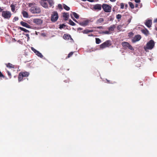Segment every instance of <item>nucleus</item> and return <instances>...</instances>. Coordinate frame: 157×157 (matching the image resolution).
Here are the masks:
<instances>
[{
    "instance_id": "obj_33",
    "label": "nucleus",
    "mask_w": 157,
    "mask_h": 157,
    "mask_svg": "<svg viewBox=\"0 0 157 157\" xmlns=\"http://www.w3.org/2000/svg\"><path fill=\"white\" fill-rule=\"evenodd\" d=\"M73 53H74V52H70L68 55V56H67V57L66 58V59H67L68 58H69L70 57H71L73 55Z\"/></svg>"
},
{
    "instance_id": "obj_7",
    "label": "nucleus",
    "mask_w": 157,
    "mask_h": 157,
    "mask_svg": "<svg viewBox=\"0 0 157 157\" xmlns=\"http://www.w3.org/2000/svg\"><path fill=\"white\" fill-rule=\"evenodd\" d=\"M121 44L124 49L128 48L132 50H134L132 47L127 42H123L121 43Z\"/></svg>"
},
{
    "instance_id": "obj_14",
    "label": "nucleus",
    "mask_w": 157,
    "mask_h": 157,
    "mask_svg": "<svg viewBox=\"0 0 157 157\" xmlns=\"http://www.w3.org/2000/svg\"><path fill=\"white\" fill-rule=\"evenodd\" d=\"M63 17L64 18V20L65 21H67L68 20L69 17V14L67 13L64 12L63 13Z\"/></svg>"
},
{
    "instance_id": "obj_13",
    "label": "nucleus",
    "mask_w": 157,
    "mask_h": 157,
    "mask_svg": "<svg viewBox=\"0 0 157 157\" xmlns=\"http://www.w3.org/2000/svg\"><path fill=\"white\" fill-rule=\"evenodd\" d=\"M20 24L23 26L25 27L28 28H30V26L27 23L24 22L23 21H21L20 22Z\"/></svg>"
},
{
    "instance_id": "obj_30",
    "label": "nucleus",
    "mask_w": 157,
    "mask_h": 157,
    "mask_svg": "<svg viewBox=\"0 0 157 157\" xmlns=\"http://www.w3.org/2000/svg\"><path fill=\"white\" fill-rule=\"evenodd\" d=\"M69 21V23L71 25L75 26L76 25V24L74 22H73L71 19H70Z\"/></svg>"
},
{
    "instance_id": "obj_60",
    "label": "nucleus",
    "mask_w": 157,
    "mask_h": 157,
    "mask_svg": "<svg viewBox=\"0 0 157 157\" xmlns=\"http://www.w3.org/2000/svg\"><path fill=\"white\" fill-rule=\"evenodd\" d=\"M156 30L157 31V27L156 28Z\"/></svg>"
},
{
    "instance_id": "obj_37",
    "label": "nucleus",
    "mask_w": 157,
    "mask_h": 157,
    "mask_svg": "<svg viewBox=\"0 0 157 157\" xmlns=\"http://www.w3.org/2000/svg\"><path fill=\"white\" fill-rule=\"evenodd\" d=\"M122 26L121 25H118V26H117V30L119 31H121V28H122Z\"/></svg>"
},
{
    "instance_id": "obj_34",
    "label": "nucleus",
    "mask_w": 157,
    "mask_h": 157,
    "mask_svg": "<svg viewBox=\"0 0 157 157\" xmlns=\"http://www.w3.org/2000/svg\"><path fill=\"white\" fill-rule=\"evenodd\" d=\"M102 33L103 34H110L111 33L109 31H102Z\"/></svg>"
},
{
    "instance_id": "obj_52",
    "label": "nucleus",
    "mask_w": 157,
    "mask_h": 157,
    "mask_svg": "<svg viewBox=\"0 0 157 157\" xmlns=\"http://www.w3.org/2000/svg\"><path fill=\"white\" fill-rule=\"evenodd\" d=\"M131 19H129L128 21V24L130 23L131 21Z\"/></svg>"
},
{
    "instance_id": "obj_43",
    "label": "nucleus",
    "mask_w": 157,
    "mask_h": 157,
    "mask_svg": "<svg viewBox=\"0 0 157 157\" xmlns=\"http://www.w3.org/2000/svg\"><path fill=\"white\" fill-rule=\"evenodd\" d=\"M120 6L121 8V9H123L124 8V4L123 3H121L120 4Z\"/></svg>"
},
{
    "instance_id": "obj_24",
    "label": "nucleus",
    "mask_w": 157,
    "mask_h": 157,
    "mask_svg": "<svg viewBox=\"0 0 157 157\" xmlns=\"http://www.w3.org/2000/svg\"><path fill=\"white\" fill-rule=\"evenodd\" d=\"M41 5L44 8H48V4L47 2H41Z\"/></svg>"
},
{
    "instance_id": "obj_35",
    "label": "nucleus",
    "mask_w": 157,
    "mask_h": 157,
    "mask_svg": "<svg viewBox=\"0 0 157 157\" xmlns=\"http://www.w3.org/2000/svg\"><path fill=\"white\" fill-rule=\"evenodd\" d=\"M142 5L140 4H136L135 6L136 8H140L142 7Z\"/></svg>"
},
{
    "instance_id": "obj_41",
    "label": "nucleus",
    "mask_w": 157,
    "mask_h": 157,
    "mask_svg": "<svg viewBox=\"0 0 157 157\" xmlns=\"http://www.w3.org/2000/svg\"><path fill=\"white\" fill-rule=\"evenodd\" d=\"M70 16H71V18L75 22H77V23H78V21L76 20H75L74 17H73V16H72V14H70Z\"/></svg>"
},
{
    "instance_id": "obj_48",
    "label": "nucleus",
    "mask_w": 157,
    "mask_h": 157,
    "mask_svg": "<svg viewBox=\"0 0 157 157\" xmlns=\"http://www.w3.org/2000/svg\"><path fill=\"white\" fill-rule=\"evenodd\" d=\"M135 2L136 3H140V0H135Z\"/></svg>"
},
{
    "instance_id": "obj_55",
    "label": "nucleus",
    "mask_w": 157,
    "mask_h": 157,
    "mask_svg": "<svg viewBox=\"0 0 157 157\" xmlns=\"http://www.w3.org/2000/svg\"><path fill=\"white\" fill-rule=\"evenodd\" d=\"M82 28H81L79 27L78 29V30H82Z\"/></svg>"
},
{
    "instance_id": "obj_29",
    "label": "nucleus",
    "mask_w": 157,
    "mask_h": 157,
    "mask_svg": "<svg viewBox=\"0 0 157 157\" xmlns=\"http://www.w3.org/2000/svg\"><path fill=\"white\" fill-rule=\"evenodd\" d=\"M48 2L50 6H52L54 4V2L53 0H48Z\"/></svg>"
},
{
    "instance_id": "obj_2",
    "label": "nucleus",
    "mask_w": 157,
    "mask_h": 157,
    "mask_svg": "<svg viewBox=\"0 0 157 157\" xmlns=\"http://www.w3.org/2000/svg\"><path fill=\"white\" fill-rule=\"evenodd\" d=\"M155 42L153 40H149L146 44V46L144 47V48L145 51H146L147 49L151 50L155 46Z\"/></svg>"
},
{
    "instance_id": "obj_46",
    "label": "nucleus",
    "mask_w": 157,
    "mask_h": 157,
    "mask_svg": "<svg viewBox=\"0 0 157 157\" xmlns=\"http://www.w3.org/2000/svg\"><path fill=\"white\" fill-rule=\"evenodd\" d=\"M134 35V33L132 32L129 33L128 34V36L130 37L131 36H132Z\"/></svg>"
},
{
    "instance_id": "obj_38",
    "label": "nucleus",
    "mask_w": 157,
    "mask_h": 157,
    "mask_svg": "<svg viewBox=\"0 0 157 157\" xmlns=\"http://www.w3.org/2000/svg\"><path fill=\"white\" fill-rule=\"evenodd\" d=\"M116 17L118 20L120 19L121 17V14H118L117 15Z\"/></svg>"
},
{
    "instance_id": "obj_25",
    "label": "nucleus",
    "mask_w": 157,
    "mask_h": 157,
    "mask_svg": "<svg viewBox=\"0 0 157 157\" xmlns=\"http://www.w3.org/2000/svg\"><path fill=\"white\" fill-rule=\"evenodd\" d=\"M18 29L26 33H29V31L28 30L21 27H19Z\"/></svg>"
},
{
    "instance_id": "obj_15",
    "label": "nucleus",
    "mask_w": 157,
    "mask_h": 157,
    "mask_svg": "<svg viewBox=\"0 0 157 157\" xmlns=\"http://www.w3.org/2000/svg\"><path fill=\"white\" fill-rule=\"evenodd\" d=\"M63 38L66 40H68L70 39L71 40H73L71 36L69 35L65 34L63 36Z\"/></svg>"
},
{
    "instance_id": "obj_53",
    "label": "nucleus",
    "mask_w": 157,
    "mask_h": 157,
    "mask_svg": "<svg viewBox=\"0 0 157 157\" xmlns=\"http://www.w3.org/2000/svg\"><path fill=\"white\" fill-rule=\"evenodd\" d=\"M89 33L93 32H94V30H89Z\"/></svg>"
},
{
    "instance_id": "obj_19",
    "label": "nucleus",
    "mask_w": 157,
    "mask_h": 157,
    "mask_svg": "<svg viewBox=\"0 0 157 157\" xmlns=\"http://www.w3.org/2000/svg\"><path fill=\"white\" fill-rule=\"evenodd\" d=\"M116 28V26L114 25H111L108 28V30L110 33L111 32L113 31L114 30V29Z\"/></svg>"
},
{
    "instance_id": "obj_32",
    "label": "nucleus",
    "mask_w": 157,
    "mask_h": 157,
    "mask_svg": "<svg viewBox=\"0 0 157 157\" xmlns=\"http://www.w3.org/2000/svg\"><path fill=\"white\" fill-rule=\"evenodd\" d=\"M129 5L130 7L132 9H133L134 8V4L132 2H128Z\"/></svg>"
},
{
    "instance_id": "obj_16",
    "label": "nucleus",
    "mask_w": 157,
    "mask_h": 157,
    "mask_svg": "<svg viewBox=\"0 0 157 157\" xmlns=\"http://www.w3.org/2000/svg\"><path fill=\"white\" fill-rule=\"evenodd\" d=\"M104 21V19L103 18H101L98 19L96 22V23L97 24H102Z\"/></svg>"
},
{
    "instance_id": "obj_51",
    "label": "nucleus",
    "mask_w": 157,
    "mask_h": 157,
    "mask_svg": "<svg viewBox=\"0 0 157 157\" xmlns=\"http://www.w3.org/2000/svg\"><path fill=\"white\" fill-rule=\"evenodd\" d=\"M87 1L90 2H93L95 0H86Z\"/></svg>"
},
{
    "instance_id": "obj_59",
    "label": "nucleus",
    "mask_w": 157,
    "mask_h": 157,
    "mask_svg": "<svg viewBox=\"0 0 157 157\" xmlns=\"http://www.w3.org/2000/svg\"><path fill=\"white\" fill-rule=\"evenodd\" d=\"M93 35L91 34V35H89V36H92Z\"/></svg>"
},
{
    "instance_id": "obj_45",
    "label": "nucleus",
    "mask_w": 157,
    "mask_h": 157,
    "mask_svg": "<svg viewBox=\"0 0 157 157\" xmlns=\"http://www.w3.org/2000/svg\"><path fill=\"white\" fill-rule=\"evenodd\" d=\"M58 7L59 9H63V8L62 6V5L61 4H59L58 5Z\"/></svg>"
},
{
    "instance_id": "obj_10",
    "label": "nucleus",
    "mask_w": 157,
    "mask_h": 157,
    "mask_svg": "<svg viewBox=\"0 0 157 157\" xmlns=\"http://www.w3.org/2000/svg\"><path fill=\"white\" fill-rule=\"evenodd\" d=\"M152 24V20L150 19L147 20L145 23V25L148 28H150L151 27Z\"/></svg>"
},
{
    "instance_id": "obj_9",
    "label": "nucleus",
    "mask_w": 157,
    "mask_h": 157,
    "mask_svg": "<svg viewBox=\"0 0 157 157\" xmlns=\"http://www.w3.org/2000/svg\"><path fill=\"white\" fill-rule=\"evenodd\" d=\"M90 21L88 20H87L85 21H84L82 22L79 23V24L83 26H86L88 25L89 23L90 22Z\"/></svg>"
},
{
    "instance_id": "obj_57",
    "label": "nucleus",
    "mask_w": 157,
    "mask_h": 157,
    "mask_svg": "<svg viewBox=\"0 0 157 157\" xmlns=\"http://www.w3.org/2000/svg\"><path fill=\"white\" fill-rule=\"evenodd\" d=\"M111 2H115L116 0H109Z\"/></svg>"
},
{
    "instance_id": "obj_8",
    "label": "nucleus",
    "mask_w": 157,
    "mask_h": 157,
    "mask_svg": "<svg viewBox=\"0 0 157 157\" xmlns=\"http://www.w3.org/2000/svg\"><path fill=\"white\" fill-rule=\"evenodd\" d=\"M141 36L140 35H137L132 39L131 41L132 43H135L137 41H139L141 39Z\"/></svg>"
},
{
    "instance_id": "obj_58",
    "label": "nucleus",
    "mask_w": 157,
    "mask_h": 157,
    "mask_svg": "<svg viewBox=\"0 0 157 157\" xmlns=\"http://www.w3.org/2000/svg\"><path fill=\"white\" fill-rule=\"evenodd\" d=\"M107 80V82H108L109 83H110V82H109V80Z\"/></svg>"
},
{
    "instance_id": "obj_54",
    "label": "nucleus",
    "mask_w": 157,
    "mask_h": 157,
    "mask_svg": "<svg viewBox=\"0 0 157 157\" xmlns=\"http://www.w3.org/2000/svg\"><path fill=\"white\" fill-rule=\"evenodd\" d=\"M3 9H2V8H1L0 7V12H2V11H3Z\"/></svg>"
},
{
    "instance_id": "obj_50",
    "label": "nucleus",
    "mask_w": 157,
    "mask_h": 157,
    "mask_svg": "<svg viewBox=\"0 0 157 157\" xmlns=\"http://www.w3.org/2000/svg\"><path fill=\"white\" fill-rule=\"evenodd\" d=\"M25 35L28 37V39L29 38V35L28 34H25Z\"/></svg>"
},
{
    "instance_id": "obj_36",
    "label": "nucleus",
    "mask_w": 157,
    "mask_h": 157,
    "mask_svg": "<svg viewBox=\"0 0 157 157\" xmlns=\"http://www.w3.org/2000/svg\"><path fill=\"white\" fill-rule=\"evenodd\" d=\"M82 33L84 34H87L89 33V30L86 29L82 31Z\"/></svg>"
},
{
    "instance_id": "obj_44",
    "label": "nucleus",
    "mask_w": 157,
    "mask_h": 157,
    "mask_svg": "<svg viewBox=\"0 0 157 157\" xmlns=\"http://www.w3.org/2000/svg\"><path fill=\"white\" fill-rule=\"evenodd\" d=\"M18 20V17H14L13 19V22H14L17 21Z\"/></svg>"
},
{
    "instance_id": "obj_26",
    "label": "nucleus",
    "mask_w": 157,
    "mask_h": 157,
    "mask_svg": "<svg viewBox=\"0 0 157 157\" xmlns=\"http://www.w3.org/2000/svg\"><path fill=\"white\" fill-rule=\"evenodd\" d=\"M38 56L40 57L41 58H42L43 57V56L42 54L41 53H40L38 51L36 53H35Z\"/></svg>"
},
{
    "instance_id": "obj_6",
    "label": "nucleus",
    "mask_w": 157,
    "mask_h": 157,
    "mask_svg": "<svg viewBox=\"0 0 157 157\" xmlns=\"http://www.w3.org/2000/svg\"><path fill=\"white\" fill-rule=\"evenodd\" d=\"M102 7L104 11L105 12L108 13L111 11L112 9L111 7L107 4H103L102 5Z\"/></svg>"
},
{
    "instance_id": "obj_47",
    "label": "nucleus",
    "mask_w": 157,
    "mask_h": 157,
    "mask_svg": "<svg viewBox=\"0 0 157 157\" xmlns=\"http://www.w3.org/2000/svg\"><path fill=\"white\" fill-rule=\"evenodd\" d=\"M0 77L1 78H4L5 77V76L4 75L2 74V73L0 71Z\"/></svg>"
},
{
    "instance_id": "obj_56",
    "label": "nucleus",
    "mask_w": 157,
    "mask_h": 157,
    "mask_svg": "<svg viewBox=\"0 0 157 157\" xmlns=\"http://www.w3.org/2000/svg\"><path fill=\"white\" fill-rule=\"evenodd\" d=\"M128 5L127 4L125 5V9H127V8L128 7Z\"/></svg>"
},
{
    "instance_id": "obj_31",
    "label": "nucleus",
    "mask_w": 157,
    "mask_h": 157,
    "mask_svg": "<svg viewBox=\"0 0 157 157\" xmlns=\"http://www.w3.org/2000/svg\"><path fill=\"white\" fill-rule=\"evenodd\" d=\"M95 40H96V43L98 44H99L100 43H101V40L99 38H95Z\"/></svg>"
},
{
    "instance_id": "obj_21",
    "label": "nucleus",
    "mask_w": 157,
    "mask_h": 157,
    "mask_svg": "<svg viewBox=\"0 0 157 157\" xmlns=\"http://www.w3.org/2000/svg\"><path fill=\"white\" fill-rule=\"evenodd\" d=\"M21 13L24 17L26 18H28V14L27 12L25 11H23Z\"/></svg>"
},
{
    "instance_id": "obj_5",
    "label": "nucleus",
    "mask_w": 157,
    "mask_h": 157,
    "mask_svg": "<svg viewBox=\"0 0 157 157\" xmlns=\"http://www.w3.org/2000/svg\"><path fill=\"white\" fill-rule=\"evenodd\" d=\"M2 15L5 19H9L11 16L12 14L10 12L5 10L2 12Z\"/></svg>"
},
{
    "instance_id": "obj_12",
    "label": "nucleus",
    "mask_w": 157,
    "mask_h": 157,
    "mask_svg": "<svg viewBox=\"0 0 157 157\" xmlns=\"http://www.w3.org/2000/svg\"><path fill=\"white\" fill-rule=\"evenodd\" d=\"M102 6L101 4H97L94 6L93 8L98 10H100L101 9Z\"/></svg>"
},
{
    "instance_id": "obj_3",
    "label": "nucleus",
    "mask_w": 157,
    "mask_h": 157,
    "mask_svg": "<svg viewBox=\"0 0 157 157\" xmlns=\"http://www.w3.org/2000/svg\"><path fill=\"white\" fill-rule=\"evenodd\" d=\"M59 18L58 14L56 11L52 12L51 14V20L53 22H56Z\"/></svg>"
},
{
    "instance_id": "obj_4",
    "label": "nucleus",
    "mask_w": 157,
    "mask_h": 157,
    "mask_svg": "<svg viewBox=\"0 0 157 157\" xmlns=\"http://www.w3.org/2000/svg\"><path fill=\"white\" fill-rule=\"evenodd\" d=\"M112 44L110 40L106 41L104 42L100 45L101 49H103L107 47H109Z\"/></svg>"
},
{
    "instance_id": "obj_28",
    "label": "nucleus",
    "mask_w": 157,
    "mask_h": 157,
    "mask_svg": "<svg viewBox=\"0 0 157 157\" xmlns=\"http://www.w3.org/2000/svg\"><path fill=\"white\" fill-rule=\"evenodd\" d=\"M63 7L64 9L67 11H68L70 10V8L69 7L67 6L65 4H63Z\"/></svg>"
},
{
    "instance_id": "obj_27",
    "label": "nucleus",
    "mask_w": 157,
    "mask_h": 157,
    "mask_svg": "<svg viewBox=\"0 0 157 157\" xmlns=\"http://www.w3.org/2000/svg\"><path fill=\"white\" fill-rule=\"evenodd\" d=\"M72 14L74 17L76 19H78L79 18V16L75 12H72Z\"/></svg>"
},
{
    "instance_id": "obj_39",
    "label": "nucleus",
    "mask_w": 157,
    "mask_h": 157,
    "mask_svg": "<svg viewBox=\"0 0 157 157\" xmlns=\"http://www.w3.org/2000/svg\"><path fill=\"white\" fill-rule=\"evenodd\" d=\"M31 49L35 53H36L38 51L32 47L31 48Z\"/></svg>"
},
{
    "instance_id": "obj_22",
    "label": "nucleus",
    "mask_w": 157,
    "mask_h": 157,
    "mask_svg": "<svg viewBox=\"0 0 157 157\" xmlns=\"http://www.w3.org/2000/svg\"><path fill=\"white\" fill-rule=\"evenodd\" d=\"M6 67L9 68H14V65L12 64L8 63L7 64H6Z\"/></svg>"
},
{
    "instance_id": "obj_49",
    "label": "nucleus",
    "mask_w": 157,
    "mask_h": 157,
    "mask_svg": "<svg viewBox=\"0 0 157 157\" xmlns=\"http://www.w3.org/2000/svg\"><path fill=\"white\" fill-rule=\"evenodd\" d=\"M97 28V29H102V26H98L94 28Z\"/></svg>"
},
{
    "instance_id": "obj_11",
    "label": "nucleus",
    "mask_w": 157,
    "mask_h": 157,
    "mask_svg": "<svg viewBox=\"0 0 157 157\" xmlns=\"http://www.w3.org/2000/svg\"><path fill=\"white\" fill-rule=\"evenodd\" d=\"M33 22L37 25H40L42 23V21L40 19L36 18L33 19Z\"/></svg>"
},
{
    "instance_id": "obj_1",
    "label": "nucleus",
    "mask_w": 157,
    "mask_h": 157,
    "mask_svg": "<svg viewBox=\"0 0 157 157\" xmlns=\"http://www.w3.org/2000/svg\"><path fill=\"white\" fill-rule=\"evenodd\" d=\"M28 6L30 7L29 11L33 14H39L41 12L40 8L36 6L35 3H29Z\"/></svg>"
},
{
    "instance_id": "obj_20",
    "label": "nucleus",
    "mask_w": 157,
    "mask_h": 157,
    "mask_svg": "<svg viewBox=\"0 0 157 157\" xmlns=\"http://www.w3.org/2000/svg\"><path fill=\"white\" fill-rule=\"evenodd\" d=\"M16 6V4L14 5L13 4H11L10 6L12 11L14 13H16V11H15Z\"/></svg>"
},
{
    "instance_id": "obj_17",
    "label": "nucleus",
    "mask_w": 157,
    "mask_h": 157,
    "mask_svg": "<svg viewBox=\"0 0 157 157\" xmlns=\"http://www.w3.org/2000/svg\"><path fill=\"white\" fill-rule=\"evenodd\" d=\"M141 31L142 33L144 34L146 36H147L149 34V32L147 29H142Z\"/></svg>"
},
{
    "instance_id": "obj_40",
    "label": "nucleus",
    "mask_w": 157,
    "mask_h": 157,
    "mask_svg": "<svg viewBox=\"0 0 157 157\" xmlns=\"http://www.w3.org/2000/svg\"><path fill=\"white\" fill-rule=\"evenodd\" d=\"M65 26V25L64 24H62V25H59V28L60 29H61L64 28V27Z\"/></svg>"
},
{
    "instance_id": "obj_18",
    "label": "nucleus",
    "mask_w": 157,
    "mask_h": 157,
    "mask_svg": "<svg viewBox=\"0 0 157 157\" xmlns=\"http://www.w3.org/2000/svg\"><path fill=\"white\" fill-rule=\"evenodd\" d=\"M22 74V73L20 72L19 74L18 77V81L19 82H20L22 81L24 76Z\"/></svg>"
},
{
    "instance_id": "obj_23",
    "label": "nucleus",
    "mask_w": 157,
    "mask_h": 157,
    "mask_svg": "<svg viewBox=\"0 0 157 157\" xmlns=\"http://www.w3.org/2000/svg\"><path fill=\"white\" fill-rule=\"evenodd\" d=\"M21 72L22 73V74H23V75L24 77H27L29 76V73L28 72L22 71Z\"/></svg>"
},
{
    "instance_id": "obj_42",
    "label": "nucleus",
    "mask_w": 157,
    "mask_h": 157,
    "mask_svg": "<svg viewBox=\"0 0 157 157\" xmlns=\"http://www.w3.org/2000/svg\"><path fill=\"white\" fill-rule=\"evenodd\" d=\"M8 75V76H9V77L10 78H11V73L8 71H7Z\"/></svg>"
}]
</instances>
